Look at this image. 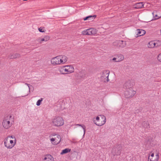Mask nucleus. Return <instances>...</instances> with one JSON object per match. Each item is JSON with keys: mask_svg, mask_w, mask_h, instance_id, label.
<instances>
[{"mask_svg": "<svg viewBox=\"0 0 161 161\" xmlns=\"http://www.w3.org/2000/svg\"><path fill=\"white\" fill-rule=\"evenodd\" d=\"M68 58L64 55L57 56L51 59V63L54 65H58L64 64L67 61Z\"/></svg>", "mask_w": 161, "mask_h": 161, "instance_id": "obj_1", "label": "nucleus"}, {"mask_svg": "<svg viewBox=\"0 0 161 161\" xmlns=\"http://www.w3.org/2000/svg\"><path fill=\"white\" fill-rule=\"evenodd\" d=\"M64 120L61 116H55L52 120V124L55 127H58L62 126L64 124Z\"/></svg>", "mask_w": 161, "mask_h": 161, "instance_id": "obj_2", "label": "nucleus"}, {"mask_svg": "<svg viewBox=\"0 0 161 161\" xmlns=\"http://www.w3.org/2000/svg\"><path fill=\"white\" fill-rule=\"evenodd\" d=\"M93 121L94 123L96 125L98 126H101L105 123L106 119L104 116L99 115L97 116L95 119L94 118Z\"/></svg>", "mask_w": 161, "mask_h": 161, "instance_id": "obj_3", "label": "nucleus"}, {"mask_svg": "<svg viewBox=\"0 0 161 161\" xmlns=\"http://www.w3.org/2000/svg\"><path fill=\"white\" fill-rule=\"evenodd\" d=\"M12 116H8L3 120L2 125L4 129H8L12 125Z\"/></svg>", "mask_w": 161, "mask_h": 161, "instance_id": "obj_4", "label": "nucleus"}, {"mask_svg": "<svg viewBox=\"0 0 161 161\" xmlns=\"http://www.w3.org/2000/svg\"><path fill=\"white\" fill-rule=\"evenodd\" d=\"M3 141L5 147L8 149L12 148L15 145L16 143L15 141L6 138H4Z\"/></svg>", "mask_w": 161, "mask_h": 161, "instance_id": "obj_5", "label": "nucleus"}, {"mask_svg": "<svg viewBox=\"0 0 161 161\" xmlns=\"http://www.w3.org/2000/svg\"><path fill=\"white\" fill-rule=\"evenodd\" d=\"M121 146L120 145L114 146L112 149L111 153L113 155H119L121 153Z\"/></svg>", "mask_w": 161, "mask_h": 161, "instance_id": "obj_6", "label": "nucleus"}, {"mask_svg": "<svg viewBox=\"0 0 161 161\" xmlns=\"http://www.w3.org/2000/svg\"><path fill=\"white\" fill-rule=\"evenodd\" d=\"M159 158L158 153L156 152L155 154L151 153L149 155L148 161H158Z\"/></svg>", "mask_w": 161, "mask_h": 161, "instance_id": "obj_7", "label": "nucleus"}, {"mask_svg": "<svg viewBox=\"0 0 161 161\" xmlns=\"http://www.w3.org/2000/svg\"><path fill=\"white\" fill-rule=\"evenodd\" d=\"M61 140V137L59 134H57L56 137L54 138L52 137L50 139L53 145H56L59 144Z\"/></svg>", "mask_w": 161, "mask_h": 161, "instance_id": "obj_8", "label": "nucleus"}, {"mask_svg": "<svg viewBox=\"0 0 161 161\" xmlns=\"http://www.w3.org/2000/svg\"><path fill=\"white\" fill-rule=\"evenodd\" d=\"M97 32L96 29L90 28L83 31L82 34L84 35H90L96 34Z\"/></svg>", "mask_w": 161, "mask_h": 161, "instance_id": "obj_9", "label": "nucleus"}, {"mask_svg": "<svg viewBox=\"0 0 161 161\" xmlns=\"http://www.w3.org/2000/svg\"><path fill=\"white\" fill-rule=\"evenodd\" d=\"M113 44L114 46L122 48L125 46L126 43L125 41H117L114 42Z\"/></svg>", "mask_w": 161, "mask_h": 161, "instance_id": "obj_10", "label": "nucleus"}, {"mask_svg": "<svg viewBox=\"0 0 161 161\" xmlns=\"http://www.w3.org/2000/svg\"><path fill=\"white\" fill-rule=\"evenodd\" d=\"M136 93V92L131 89L125 90V94L126 97H133Z\"/></svg>", "mask_w": 161, "mask_h": 161, "instance_id": "obj_11", "label": "nucleus"}, {"mask_svg": "<svg viewBox=\"0 0 161 161\" xmlns=\"http://www.w3.org/2000/svg\"><path fill=\"white\" fill-rule=\"evenodd\" d=\"M160 42L159 41H151L149 42L148 44V47L149 48H153L155 47L158 46V43Z\"/></svg>", "mask_w": 161, "mask_h": 161, "instance_id": "obj_12", "label": "nucleus"}, {"mask_svg": "<svg viewBox=\"0 0 161 161\" xmlns=\"http://www.w3.org/2000/svg\"><path fill=\"white\" fill-rule=\"evenodd\" d=\"M65 68H66V73L67 74L71 73L74 71V68L72 65H65Z\"/></svg>", "mask_w": 161, "mask_h": 161, "instance_id": "obj_13", "label": "nucleus"}, {"mask_svg": "<svg viewBox=\"0 0 161 161\" xmlns=\"http://www.w3.org/2000/svg\"><path fill=\"white\" fill-rule=\"evenodd\" d=\"M132 85L131 84L130 80L127 81L124 84L123 88L126 90L132 89Z\"/></svg>", "mask_w": 161, "mask_h": 161, "instance_id": "obj_14", "label": "nucleus"}, {"mask_svg": "<svg viewBox=\"0 0 161 161\" xmlns=\"http://www.w3.org/2000/svg\"><path fill=\"white\" fill-rule=\"evenodd\" d=\"M42 161H54L53 157L50 155L48 154L45 155Z\"/></svg>", "mask_w": 161, "mask_h": 161, "instance_id": "obj_15", "label": "nucleus"}, {"mask_svg": "<svg viewBox=\"0 0 161 161\" xmlns=\"http://www.w3.org/2000/svg\"><path fill=\"white\" fill-rule=\"evenodd\" d=\"M109 71L107 70L104 71L103 72L102 77L104 79L107 78V81H108V77L109 76Z\"/></svg>", "mask_w": 161, "mask_h": 161, "instance_id": "obj_16", "label": "nucleus"}, {"mask_svg": "<svg viewBox=\"0 0 161 161\" xmlns=\"http://www.w3.org/2000/svg\"><path fill=\"white\" fill-rule=\"evenodd\" d=\"M65 65H64L58 68V70L61 74H67L66 73V68H65Z\"/></svg>", "mask_w": 161, "mask_h": 161, "instance_id": "obj_17", "label": "nucleus"}, {"mask_svg": "<svg viewBox=\"0 0 161 161\" xmlns=\"http://www.w3.org/2000/svg\"><path fill=\"white\" fill-rule=\"evenodd\" d=\"M136 33L138 36H141L144 35L146 33V31L142 29H137L136 30Z\"/></svg>", "mask_w": 161, "mask_h": 161, "instance_id": "obj_18", "label": "nucleus"}, {"mask_svg": "<svg viewBox=\"0 0 161 161\" xmlns=\"http://www.w3.org/2000/svg\"><path fill=\"white\" fill-rule=\"evenodd\" d=\"M96 17V15H89L85 18H84L83 20L85 21L87 20H93Z\"/></svg>", "mask_w": 161, "mask_h": 161, "instance_id": "obj_19", "label": "nucleus"}, {"mask_svg": "<svg viewBox=\"0 0 161 161\" xmlns=\"http://www.w3.org/2000/svg\"><path fill=\"white\" fill-rule=\"evenodd\" d=\"M20 57V55L19 53H14L11 54L9 56V58L10 59L15 58H19Z\"/></svg>", "mask_w": 161, "mask_h": 161, "instance_id": "obj_20", "label": "nucleus"}, {"mask_svg": "<svg viewBox=\"0 0 161 161\" xmlns=\"http://www.w3.org/2000/svg\"><path fill=\"white\" fill-rule=\"evenodd\" d=\"M50 37L49 36H45L43 38H41L39 42L40 43H42L43 42H46L50 39Z\"/></svg>", "mask_w": 161, "mask_h": 161, "instance_id": "obj_21", "label": "nucleus"}, {"mask_svg": "<svg viewBox=\"0 0 161 161\" xmlns=\"http://www.w3.org/2000/svg\"><path fill=\"white\" fill-rule=\"evenodd\" d=\"M145 4H143V2H140L137 3L135 4V8H141L143 7Z\"/></svg>", "mask_w": 161, "mask_h": 161, "instance_id": "obj_22", "label": "nucleus"}, {"mask_svg": "<svg viewBox=\"0 0 161 161\" xmlns=\"http://www.w3.org/2000/svg\"><path fill=\"white\" fill-rule=\"evenodd\" d=\"M118 62H120L124 59V56L121 54L119 55L116 56Z\"/></svg>", "mask_w": 161, "mask_h": 161, "instance_id": "obj_23", "label": "nucleus"}, {"mask_svg": "<svg viewBox=\"0 0 161 161\" xmlns=\"http://www.w3.org/2000/svg\"><path fill=\"white\" fill-rule=\"evenodd\" d=\"M70 151H71L70 149H69V148H66V149L63 150H62V152H61V153H60V154L61 155H63L64 154H66L69 152H70Z\"/></svg>", "mask_w": 161, "mask_h": 161, "instance_id": "obj_24", "label": "nucleus"}, {"mask_svg": "<svg viewBox=\"0 0 161 161\" xmlns=\"http://www.w3.org/2000/svg\"><path fill=\"white\" fill-rule=\"evenodd\" d=\"M5 138L9 139H12L13 140H12L14 141H15L16 142L17 141L16 138L14 136H7Z\"/></svg>", "mask_w": 161, "mask_h": 161, "instance_id": "obj_25", "label": "nucleus"}, {"mask_svg": "<svg viewBox=\"0 0 161 161\" xmlns=\"http://www.w3.org/2000/svg\"><path fill=\"white\" fill-rule=\"evenodd\" d=\"M152 14L153 15L154 19H158L161 17V16H158L156 12V11H154L153 12Z\"/></svg>", "mask_w": 161, "mask_h": 161, "instance_id": "obj_26", "label": "nucleus"}, {"mask_svg": "<svg viewBox=\"0 0 161 161\" xmlns=\"http://www.w3.org/2000/svg\"><path fill=\"white\" fill-rule=\"evenodd\" d=\"M43 100V98H40V99H39L37 102L36 103V105L37 106H39L41 103V102Z\"/></svg>", "mask_w": 161, "mask_h": 161, "instance_id": "obj_27", "label": "nucleus"}, {"mask_svg": "<svg viewBox=\"0 0 161 161\" xmlns=\"http://www.w3.org/2000/svg\"><path fill=\"white\" fill-rule=\"evenodd\" d=\"M143 126L145 128H148L149 127V124L147 122H144L142 123Z\"/></svg>", "mask_w": 161, "mask_h": 161, "instance_id": "obj_28", "label": "nucleus"}, {"mask_svg": "<svg viewBox=\"0 0 161 161\" xmlns=\"http://www.w3.org/2000/svg\"><path fill=\"white\" fill-rule=\"evenodd\" d=\"M156 72L158 74H161V67L157 68Z\"/></svg>", "mask_w": 161, "mask_h": 161, "instance_id": "obj_29", "label": "nucleus"}, {"mask_svg": "<svg viewBox=\"0 0 161 161\" xmlns=\"http://www.w3.org/2000/svg\"><path fill=\"white\" fill-rule=\"evenodd\" d=\"M157 59L159 62H161V53L158 55Z\"/></svg>", "mask_w": 161, "mask_h": 161, "instance_id": "obj_30", "label": "nucleus"}, {"mask_svg": "<svg viewBox=\"0 0 161 161\" xmlns=\"http://www.w3.org/2000/svg\"><path fill=\"white\" fill-rule=\"evenodd\" d=\"M57 134H55V133H53V134H51V135H50L49 137L51 139L52 137H53V136H57Z\"/></svg>", "mask_w": 161, "mask_h": 161, "instance_id": "obj_31", "label": "nucleus"}, {"mask_svg": "<svg viewBox=\"0 0 161 161\" xmlns=\"http://www.w3.org/2000/svg\"><path fill=\"white\" fill-rule=\"evenodd\" d=\"M82 129L83 130V131H84V135H83L84 136L85 135V134L86 131V126H85V125H84L83 126H82Z\"/></svg>", "mask_w": 161, "mask_h": 161, "instance_id": "obj_32", "label": "nucleus"}, {"mask_svg": "<svg viewBox=\"0 0 161 161\" xmlns=\"http://www.w3.org/2000/svg\"><path fill=\"white\" fill-rule=\"evenodd\" d=\"M39 31L40 32H45V31L43 29L42 27H40L38 29Z\"/></svg>", "mask_w": 161, "mask_h": 161, "instance_id": "obj_33", "label": "nucleus"}, {"mask_svg": "<svg viewBox=\"0 0 161 161\" xmlns=\"http://www.w3.org/2000/svg\"><path fill=\"white\" fill-rule=\"evenodd\" d=\"M112 60L115 62H118L116 57L113 58L112 59Z\"/></svg>", "mask_w": 161, "mask_h": 161, "instance_id": "obj_34", "label": "nucleus"}, {"mask_svg": "<svg viewBox=\"0 0 161 161\" xmlns=\"http://www.w3.org/2000/svg\"><path fill=\"white\" fill-rule=\"evenodd\" d=\"M25 85H26L28 86V88H29V91H30V84H27V83H25Z\"/></svg>", "mask_w": 161, "mask_h": 161, "instance_id": "obj_35", "label": "nucleus"}, {"mask_svg": "<svg viewBox=\"0 0 161 161\" xmlns=\"http://www.w3.org/2000/svg\"><path fill=\"white\" fill-rule=\"evenodd\" d=\"M75 125H77V126H80V127H82V126H83L84 125H81V124H76Z\"/></svg>", "mask_w": 161, "mask_h": 161, "instance_id": "obj_36", "label": "nucleus"}, {"mask_svg": "<svg viewBox=\"0 0 161 161\" xmlns=\"http://www.w3.org/2000/svg\"><path fill=\"white\" fill-rule=\"evenodd\" d=\"M160 34H161V29L160 30Z\"/></svg>", "mask_w": 161, "mask_h": 161, "instance_id": "obj_37", "label": "nucleus"}]
</instances>
